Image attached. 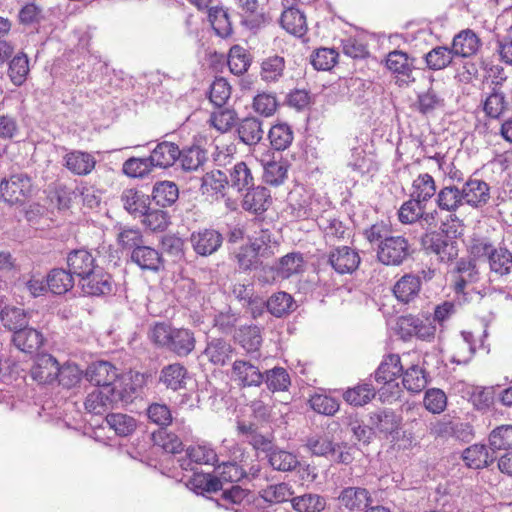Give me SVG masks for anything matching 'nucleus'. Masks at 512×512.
<instances>
[{
  "mask_svg": "<svg viewBox=\"0 0 512 512\" xmlns=\"http://www.w3.org/2000/svg\"><path fill=\"white\" fill-rule=\"evenodd\" d=\"M149 338L157 347L178 357L188 356L196 345L192 330L177 328L164 322H158L150 329Z\"/></svg>",
  "mask_w": 512,
  "mask_h": 512,
  "instance_id": "obj_1",
  "label": "nucleus"
},
{
  "mask_svg": "<svg viewBox=\"0 0 512 512\" xmlns=\"http://www.w3.org/2000/svg\"><path fill=\"white\" fill-rule=\"evenodd\" d=\"M135 391L132 383L125 384V388H96L87 395L84 406L87 412L102 415L119 404L132 402Z\"/></svg>",
  "mask_w": 512,
  "mask_h": 512,
  "instance_id": "obj_2",
  "label": "nucleus"
},
{
  "mask_svg": "<svg viewBox=\"0 0 512 512\" xmlns=\"http://www.w3.org/2000/svg\"><path fill=\"white\" fill-rule=\"evenodd\" d=\"M33 193V179L27 172L11 171L0 181V198L10 205H23Z\"/></svg>",
  "mask_w": 512,
  "mask_h": 512,
  "instance_id": "obj_3",
  "label": "nucleus"
},
{
  "mask_svg": "<svg viewBox=\"0 0 512 512\" xmlns=\"http://www.w3.org/2000/svg\"><path fill=\"white\" fill-rule=\"evenodd\" d=\"M420 243L427 254H435L442 262H450L458 256L457 242L443 228L426 232Z\"/></svg>",
  "mask_w": 512,
  "mask_h": 512,
  "instance_id": "obj_4",
  "label": "nucleus"
},
{
  "mask_svg": "<svg viewBox=\"0 0 512 512\" xmlns=\"http://www.w3.org/2000/svg\"><path fill=\"white\" fill-rule=\"evenodd\" d=\"M413 254L408 239L401 235H394L386 243L376 249L377 260L386 266H400Z\"/></svg>",
  "mask_w": 512,
  "mask_h": 512,
  "instance_id": "obj_5",
  "label": "nucleus"
},
{
  "mask_svg": "<svg viewBox=\"0 0 512 512\" xmlns=\"http://www.w3.org/2000/svg\"><path fill=\"white\" fill-rule=\"evenodd\" d=\"M86 379L97 388H125L119 379L118 369L108 361L91 363L85 372Z\"/></svg>",
  "mask_w": 512,
  "mask_h": 512,
  "instance_id": "obj_6",
  "label": "nucleus"
},
{
  "mask_svg": "<svg viewBox=\"0 0 512 512\" xmlns=\"http://www.w3.org/2000/svg\"><path fill=\"white\" fill-rule=\"evenodd\" d=\"M415 62V57L402 50L390 51L385 59L387 69L395 74L398 80L406 86L416 81L413 75V71L416 69Z\"/></svg>",
  "mask_w": 512,
  "mask_h": 512,
  "instance_id": "obj_7",
  "label": "nucleus"
},
{
  "mask_svg": "<svg viewBox=\"0 0 512 512\" xmlns=\"http://www.w3.org/2000/svg\"><path fill=\"white\" fill-rule=\"evenodd\" d=\"M82 292L88 296H107L115 291V281L110 273L97 266L79 281Z\"/></svg>",
  "mask_w": 512,
  "mask_h": 512,
  "instance_id": "obj_8",
  "label": "nucleus"
},
{
  "mask_svg": "<svg viewBox=\"0 0 512 512\" xmlns=\"http://www.w3.org/2000/svg\"><path fill=\"white\" fill-rule=\"evenodd\" d=\"M327 263L337 274H352L359 268L361 257L354 248L337 246L329 251Z\"/></svg>",
  "mask_w": 512,
  "mask_h": 512,
  "instance_id": "obj_9",
  "label": "nucleus"
},
{
  "mask_svg": "<svg viewBox=\"0 0 512 512\" xmlns=\"http://www.w3.org/2000/svg\"><path fill=\"white\" fill-rule=\"evenodd\" d=\"M316 221L326 244L341 242L351 236V228L334 213L324 212L317 217Z\"/></svg>",
  "mask_w": 512,
  "mask_h": 512,
  "instance_id": "obj_10",
  "label": "nucleus"
},
{
  "mask_svg": "<svg viewBox=\"0 0 512 512\" xmlns=\"http://www.w3.org/2000/svg\"><path fill=\"white\" fill-rule=\"evenodd\" d=\"M295 0H282L284 10L280 17L281 27L295 37H302L308 30L305 14L294 5Z\"/></svg>",
  "mask_w": 512,
  "mask_h": 512,
  "instance_id": "obj_11",
  "label": "nucleus"
},
{
  "mask_svg": "<svg viewBox=\"0 0 512 512\" xmlns=\"http://www.w3.org/2000/svg\"><path fill=\"white\" fill-rule=\"evenodd\" d=\"M232 380L241 388L259 387L264 382V372L250 361L237 359L231 368Z\"/></svg>",
  "mask_w": 512,
  "mask_h": 512,
  "instance_id": "obj_12",
  "label": "nucleus"
},
{
  "mask_svg": "<svg viewBox=\"0 0 512 512\" xmlns=\"http://www.w3.org/2000/svg\"><path fill=\"white\" fill-rule=\"evenodd\" d=\"M491 188L482 179L470 177L461 187L464 204L479 209L486 206L491 198Z\"/></svg>",
  "mask_w": 512,
  "mask_h": 512,
  "instance_id": "obj_13",
  "label": "nucleus"
},
{
  "mask_svg": "<svg viewBox=\"0 0 512 512\" xmlns=\"http://www.w3.org/2000/svg\"><path fill=\"white\" fill-rule=\"evenodd\" d=\"M223 235L215 229L204 228L190 236V242L197 255L210 256L217 252L223 243Z\"/></svg>",
  "mask_w": 512,
  "mask_h": 512,
  "instance_id": "obj_14",
  "label": "nucleus"
},
{
  "mask_svg": "<svg viewBox=\"0 0 512 512\" xmlns=\"http://www.w3.org/2000/svg\"><path fill=\"white\" fill-rule=\"evenodd\" d=\"M397 325L403 338L416 336L421 340H431L436 332L435 326L428 319L423 320L414 315L401 316Z\"/></svg>",
  "mask_w": 512,
  "mask_h": 512,
  "instance_id": "obj_15",
  "label": "nucleus"
},
{
  "mask_svg": "<svg viewBox=\"0 0 512 512\" xmlns=\"http://www.w3.org/2000/svg\"><path fill=\"white\" fill-rule=\"evenodd\" d=\"M129 260L143 271L159 272L165 268L162 252L145 242L132 253Z\"/></svg>",
  "mask_w": 512,
  "mask_h": 512,
  "instance_id": "obj_16",
  "label": "nucleus"
},
{
  "mask_svg": "<svg viewBox=\"0 0 512 512\" xmlns=\"http://www.w3.org/2000/svg\"><path fill=\"white\" fill-rule=\"evenodd\" d=\"M59 374V363L51 354L38 355L30 369V375L38 384H53Z\"/></svg>",
  "mask_w": 512,
  "mask_h": 512,
  "instance_id": "obj_17",
  "label": "nucleus"
},
{
  "mask_svg": "<svg viewBox=\"0 0 512 512\" xmlns=\"http://www.w3.org/2000/svg\"><path fill=\"white\" fill-rule=\"evenodd\" d=\"M272 204L270 190L262 185L251 186L242 199V208L255 215L265 213Z\"/></svg>",
  "mask_w": 512,
  "mask_h": 512,
  "instance_id": "obj_18",
  "label": "nucleus"
},
{
  "mask_svg": "<svg viewBox=\"0 0 512 512\" xmlns=\"http://www.w3.org/2000/svg\"><path fill=\"white\" fill-rule=\"evenodd\" d=\"M95 157L86 151L71 150L63 156V166L73 175L86 176L96 166Z\"/></svg>",
  "mask_w": 512,
  "mask_h": 512,
  "instance_id": "obj_19",
  "label": "nucleus"
},
{
  "mask_svg": "<svg viewBox=\"0 0 512 512\" xmlns=\"http://www.w3.org/2000/svg\"><path fill=\"white\" fill-rule=\"evenodd\" d=\"M66 262L71 273L78 277L79 281L98 266L96 258L86 249H75L67 254Z\"/></svg>",
  "mask_w": 512,
  "mask_h": 512,
  "instance_id": "obj_20",
  "label": "nucleus"
},
{
  "mask_svg": "<svg viewBox=\"0 0 512 512\" xmlns=\"http://www.w3.org/2000/svg\"><path fill=\"white\" fill-rule=\"evenodd\" d=\"M369 421L372 428L385 437L398 433L402 419L393 410L388 408L378 409L369 414Z\"/></svg>",
  "mask_w": 512,
  "mask_h": 512,
  "instance_id": "obj_21",
  "label": "nucleus"
},
{
  "mask_svg": "<svg viewBox=\"0 0 512 512\" xmlns=\"http://www.w3.org/2000/svg\"><path fill=\"white\" fill-rule=\"evenodd\" d=\"M179 146L170 141H161L150 152V161H152L154 168L167 169L172 167L179 158Z\"/></svg>",
  "mask_w": 512,
  "mask_h": 512,
  "instance_id": "obj_22",
  "label": "nucleus"
},
{
  "mask_svg": "<svg viewBox=\"0 0 512 512\" xmlns=\"http://www.w3.org/2000/svg\"><path fill=\"white\" fill-rule=\"evenodd\" d=\"M481 45V40L473 30L464 29L453 37L451 49L455 57L467 58L475 55Z\"/></svg>",
  "mask_w": 512,
  "mask_h": 512,
  "instance_id": "obj_23",
  "label": "nucleus"
},
{
  "mask_svg": "<svg viewBox=\"0 0 512 512\" xmlns=\"http://www.w3.org/2000/svg\"><path fill=\"white\" fill-rule=\"evenodd\" d=\"M12 342L20 351L33 354L43 346L45 338L40 330L27 326L13 333Z\"/></svg>",
  "mask_w": 512,
  "mask_h": 512,
  "instance_id": "obj_24",
  "label": "nucleus"
},
{
  "mask_svg": "<svg viewBox=\"0 0 512 512\" xmlns=\"http://www.w3.org/2000/svg\"><path fill=\"white\" fill-rule=\"evenodd\" d=\"M235 4L242 22L251 29L259 28L269 21L258 0H235Z\"/></svg>",
  "mask_w": 512,
  "mask_h": 512,
  "instance_id": "obj_25",
  "label": "nucleus"
},
{
  "mask_svg": "<svg viewBox=\"0 0 512 512\" xmlns=\"http://www.w3.org/2000/svg\"><path fill=\"white\" fill-rule=\"evenodd\" d=\"M483 111L490 119H500L509 109L510 103L500 86L491 87V91L482 101Z\"/></svg>",
  "mask_w": 512,
  "mask_h": 512,
  "instance_id": "obj_26",
  "label": "nucleus"
},
{
  "mask_svg": "<svg viewBox=\"0 0 512 512\" xmlns=\"http://www.w3.org/2000/svg\"><path fill=\"white\" fill-rule=\"evenodd\" d=\"M234 348L223 338H212L207 342L203 352L210 363L216 366H225L232 358Z\"/></svg>",
  "mask_w": 512,
  "mask_h": 512,
  "instance_id": "obj_27",
  "label": "nucleus"
},
{
  "mask_svg": "<svg viewBox=\"0 0 512 512\" xmlns=\"http://www.w3.org/2000/svg\"><path fill=\"white\" fill-rule=\"evenodd\" d=\"M178 161L181 169L185 172H194L208 160L207 151L199 144L186 145L180 149Z\"/></svg>",
  "mask_w": 512,
  "mask_h": 512,
  "instance_id": "obj_28",
  "label": "nucleus"
},
{
  "mask_svg": "<svg viewBox=\"0 0 512 512\" xmlns=\"http://www.w3.org/2000/svg\"><path fill=\"white\" fill-rule=\"evenodd\" d=\"M236 132L242 143L255 146L263 138V122L256 117H245L237 124Z\"/></svg>",
  "mask_w": 512,
  "mask_h": 512,
  "instance_id": "obj_29",
  "label": "nucleus"
},
{
  "mask_svg": "<svg viewBox=\"0 0 512 512\" xmlns=\"http://www.w3.org/2000/svg\"><path fill=\"white\" fill-rule=\"evenodd\" d=\"M123 208L134 217H141L148 211L150 196L136 188L125 189L120 196Z\"/></svg>",
  "mask_w": 512,
  "mask_h": 512,
  "instance_id": "obj_30",
  "label": "nucleus"
},
{
  "mask_svg": "<svg viewBox=\"0 0 512 512\" xmlns=\"http://www.w3.org/2000/svg\"><path fill=\"white\" fill-rule=\"evenodd\" d=\"M304 257L300 252H290L279 258L272 266V271L283 279H288L304 271Z\"/></svg>",
  "mask_w": 512,
  "mask_h": 512,
  "instance_id": "obj_31",
  "label": "nucleus"
},
{
  "mask_svg": "<svg viewBox=\"0 0 512 512\" xmlns=\"http://www.w3.org/2000/svg\"><path fill=\"white\" fill-rule=\"evenodd\" d=\"M340 504L350 511H362L371 502V495L366 488L346 487L339 496Z\"/></svg>",
  "mask_w": 512,
  "mask_h": 512,
  "instance_id": "obj_32",
  "label": "nucleus"
},
{
  "mask_svg": "<svg viewBox=\"0 0 512 512\" xmlns=\"http://www.w3.org/2000/svg\"><path fill=\"white\" fill-rule=\"evenodd\" d=\"M187 379L188 370L180 363L169 364L160 371L159 382L173 391L184 389Z\"/></svg>",
  "mask_w": 512,
  "mask_h": 512,
  "instance_id": "obj_33",
  "label": "nucleus"
},
{
  "mask_svg": "<svg viewBox=\"0 0 512 512\" xmlns=\"http://www.w3.org/2000/svg\"><path fill=\"white\" fill-rule=\"evenodd\" d=\"M421 284L422 282L419 276L405 274L395 283L393 293L398 301L409 303L419 295Z\"/></svg>",
  "mask_w": 512,
  "mask_h": 512,
  "instance_id": "obj_34",
  "label": "nucleus"
},
{
  "mask_svg": "<svg viewBox=\"0 0 512 512\" xmlns=\"http://www.w3.org/2000/svg\"><path fill=\"white\" fill-rule=\"evenodd\" d=\"M403 373V366L398 354L386 355L379 367L375 371L374 378L376 382L387 384L394 381Z\"/></svg>",
  "mask_w": 512,
  "mask_h": 512,
  "instance_id": "obj_35",
  "label": "nucleus"
},
{
  "mask_svg": "<svg viewBox=\"0 0 512 512\" xmlns=\"http://www.w3.org/2000/svg\"><path fill=\"white\" fill-rule=\"evenodd\" d=\"M151 198L161 208L170 207L179 198V188L173 181H157L152 188Z\"/></svg>",
  "mask_w": 512,
  "mask_h": 512,
  "instance_id": "obj_36",
  "label": "nucleus"
},
{
  "mask_svg": "<svg viewBox=\"0 0 512 512\" xmlns=\"http://www.w3.org/2000/svg\"><path fill=\"white\" fill-rule=\"evenodd\" d=\"M255 184V179L248 165L239 161L229 169L228 186L238 192L246 191Z\"/></svg>",
  "mask_w": 512,
  "mask_h": 512,
  "instance_id": "obj_37",
  "label": "nucleus"
},
{
  "mask_svg": "<svg viewBox=\"0 0 512 512\" xmlns=\"http://www.w3.org/2000/svg\"><path fill=\"white\" fill-rule=\"evenodd\" d=\"M436 204L442 211L456 212L464 205L461 188L455 185L442 187L436 194Z\"/></svg>",
  "mask_w": 512,
  "mask_h": 512,
  "instance_id": "obj_38",
  "label": "nucleus"
},
{
  "mask_svg": "<svg viewBox=\"0 0 512 512\" xmlns=\"http://www.w3.org/2000/svg\"><path fill=\"white\" fill-rule=\"evenodd\" d=\"M463 461L472 469H481L490 466L496 459L483 444H474L463 451Z\"/></svg>",
  "mask_w": 512,
  "mask_h": 512,
  "instance_id": "obj_39",
  "label": "nucleus"
},
{
  "mask_svg": "<svg viewBox=\"0 0 512 512\" xmlns=\"http://www.w3.org/2000/svg\"><path fill=\"white\" fill-rule=\"evenodd\" d=\"M234 339L247 353L257 352L263 341L261 329L256 325L241 326L235 331Z\"/></svg>",
  "mask_w": 512,
  "mask_h": 512,
  "instance_id": "obj_40",
  "label": "nucleus"
},
{
  "mask_svg": "<svg viewBox=\"0 0 512 512\" xmlns=\"http://www.w3.org/2000/svg\"><path fill=\"white\" fill-rule=\"evenodd\" d=\"M116 240L119 248L127 252L129 257L145 242L142 231L129 226L119 227Z\"/></svg>",
  "mask_w": 512,
  "mask_h": 512,
  "instance_id": "obj_41",
  "label": "nucleus"
},
{
  "mask_svg": "<svg viewBox=\"0 0 512 512\" xmlns=\"http://www.w3.org/2000/svg\"><path fill=\"white\" fill-rule=\"evenodd\" d=\"M260 258L268 259L278 252L279 242L273 238L269 229L261 228L250 245Z\"/></svg>",
  "mask_w": 512,
  "mask_h": 512,
  "instance_id": "obj_42",
  "label": "nucleus"
},
{
  "mask_svg": "<svg viewBox=\"0 0 512 512\" xmlns=\"http://www.w3.org/2000/svg\"><path fill=\"white\" fill-rule=\"evenodd\" d=\"M451 47L436 46L424 54L426 67L431 71H440L449 67L454 59Z\"/></svg>",
  "mask_w": 512,
  "mask_h": 512,
  "instance_id": "obj_43",
  "label": "nucleus"
},
{
  "mask_svg": "<svg viewBox=\"0 0 512 512\" xmlns=\"http://www.w3.org/2000/svg\"><path fill=\"white\" fill-rule=\"evenodd\" d=\"M47 286L53 294H65L74 286V275L69 269L54 268L47 276Z\"/></svg>",
  "mask_w": 512,
  "mask_h": 512,
  "instance_id": "obj_44",
  "label": "nucleus"
},
{
  "mask_svg": "<svg viewBox=\"0 0 512 512\" xmlns=\"http://www.w3.org/2000/svg\"><path fill=\"white\" fill-rule=\"evenodd\" d=\"M436 194V183L430 174H419L413 180L410 197L425 204Z\"/></svg>",
  "mask_w": 512,
  "mask_h": 512,
  "instance_id": "obj_45",
  "label": "nucleus"
},
{
  "mask_svg": "<svg viewBox=\"0 0 512 512\" xmlns=\"http://www.w3.org/2000/svg\"><path fill=\"white\" fill-rule=\"evenodd\" d=\"M295 301L293 297L283 291L272 294L266 300L267 311L277 318H281L295 310Z\"/></svg>",
  "mask_w": 512,
  "mask_h": 512,
  "instance_id": "obj_46",
  "label": "nucleus"
},
{
  "mask_svg": "<svg viewBox=\"0 0 512 512\" xmlns=\"http://www.w3.org/2000/svg\"><path fill=\"white\" fill-rule=\"evenodd\" d=\"M443 106L444 99L440 97L433 87H429L426 91L418 93L417 99L412 105L414 110L424 116L432 114L435 110Z\"/></svg>",
  "mask_w": 512,
  "mask_h": 512,
  "instance_id": "obj_47",
  "label": "nucleus"
},
{
  "mask_svg": "<svg viewBox=\"0 0 512 512\" xmlns=\"http://www.w3.org/2000/svg\"><path fill=\"white\" fill-rule=\"evenodd\" d=\"M249 495V490L243 489L238 485H232L228 489L222 488V493L216 499V502L218 506L225 509L237 510L235 506H242L250 502Z\"/></svg>",
  "mask_w": 512,
  "mask_h": 512,
  "instance_id": "obj_48",
  "label": "nucleus"
},
{
  "mask_svg": "<svg viewBox=\"0 0 512 512\" xmlns=\"http://www.w3.org/2000/svg\"><path fill=\"white\" fill-rule=\"evenodd\" d=\"M271 147L276 151L288 149L294 139L292 127L287 123H277L268 132Z\"/></svg>",
  "mask_w": 512,
  "mask_h": 512,
  "instance_id": "obj_49",
  "label": "nucleus"
},
{
  "mask_svg": "<svg viewBox=\"0 0 512 512\" xmlns=\"http://www.w3.org/2000/svg\"><path fill=\"white\" fill-rule=\"evenodd\" d=\"M363 236L370 245H376V249H380V245L386 243L393 235L392 225L388 221L380 220L363 230Z\"/></svg>",
  "mask_w": 512,
  "mask_h": 512,
  "instance_id": "obj_50",
  "label": "nucleus"
},
{
  "mask_svg": "<svg viewBox=\"0 0 512 512\" xmlns=\"http://www.w3.org/2000/svg\"><path fill=\"white\" fill-rule=\"evenodd\" d=\"M490 271L497 276L507 277L512 272V254L506 247H499L488 261Z\"/></svg>",
  "mask_w": 512,
  "mask_h": 512,
  "instance_id": "obj_51",
  "label": "nucleus"
},
{
  "mask_svg": "<svg viewBox=\"0 0 512 512\" xmlns=\"http://www.w3.org/2000/svg\"><path fill=\"white\" fill-rule=\"evenodd\" d=\"M264 382L270 392H284L289 389L291 378L285 368L276 366L264 372Z\"/></svg>",
  "mask_w": 512,
  "mask_h": 512,
  "instance_id": "obj_52",
  "label": "nucleus"
},
{
  "mask_svg": "<svg viewBox=\"0 0 512 512\" xmlns=\"http://www.w3.org/2000/svg\"><path fill=\"white\" fill-rule=\"evenodd\" d=\"M376 395V390L370 383H360L353 388H348L343 393L344 400L350 405L359 407L369 403Z\"/></svg>",
  "mask_w": 512,
  "mask_h": 512,
  "instance_id": "obj_53",
  "label": "nucleus"
},
{
  "mask_svg": "<svg viewBox=\"0 0 512 512\" xmlns=\"http://www.w3.org/2000/svg\"><path fill=\"white\" fill-rule=\"evenodd\" d=\"M105 421L108 427L120 437L131 435L137 427L135 418L123 413H109L106 415Z\"/></svg>",
  "mask_w": 512,
  "mask_h": 512,
  "instance_id": "obj_54",
  "label": "nucleus"
},
{
  "mask_svg": "<svg viewBox=\"0 0 512 512\" xmlns=\"http://www.w3.org/2000/svg\"><path fill=\"white\" fill-rule=\"evenodd\" d=\"M266 457L271 467L277 471H292L299 465V461L293 453L277 447L269 450Z\"/></svg>",
  "mask_w": 512,
  "mask_h": 512,
  "instance_id": "obj_55",
  "label": "nucleus"
},
{
  "mask_svg": "<svg viewBox=\"0 0 512 512\" xmlns=\"http://www.w3.org/2000/svg\"><path fill=\"white\" fill-rule=\"evenodd\" d=\"M29 71V59L25 53L19 52L10 60L8 76L15 86H21L25 83Z\"/></svg>",
  "mask_w": 512,
  "mask_h": 512,
  "instance_id": "obj_56",
  "label": "nucleus"
},
{
  "mask_svg": "<svg viewBox=\"0 0 512 512\" xmlns=\"http://www.w3.org/2000/svg\"><path fill=\"white\" fill-rule=\"evenodd\" d=\"M456 272L458 273L454 284L456 293H462L467 284L475 282L478 278V271L472 260L460 259L456 264Z\"/></svg>",
  "mask_w": 512,
  "mask_h": 512,
  "instance_id": "obj_57",
  "label": "nucleus"
},
{
  "mask_svg": "<svg viewBox=\"0 0 512 512\" xmlns=\"http://www.w3.org/2000/svg\"><path fill=\"white\" fill-rule=\"evenodd\" d=\"M232 87L224 77H216L210 84L208 98L217 108L224 107L231 97Z\"/></svg>",
  "mask_w": 512,
  "mask_h": 512,
  "instance_id": "obj_58",
  "label": "nucleus"
},
{
  "mask_svg": "<svg viewBox=\"0 0 512 512\" xmlns=\"http://www.w3.org/2000/svg\"><path fill=\"white\" fill-rule=\"evenodd\" d=\"M1 320L6 328L15 333L28 326L29 316L24 309L12 306L1 311Z\"/></svg>",
  "mask_w": 512,
  "mask_h": 512,
  "instance_id": "obj_59",
  "label": "nucleus"
},
{
  "mask_svg": "<svg viewBox=\"0 0 512 512\" xmlns=\"http://www.w3.org/2000/svg\"><path fill=\"white\" fill-rule=\"evenodd\" d=\"M187 486L197 494H204L217 492L222 490L221 480L209 473L207 474H194L188 480Z\"/></svg>",
  "mask_w": 512,
  "mask_h": 512,
  "instance_id": "obj_60",
  "label": "nucleus"
},
{
  "mask_svg": "<svg viewBox=\"0 0 512 512\" xmlns=\"http://www.w3.org/2000/svg\"><path fill=\"white\" fill-rule=\"evenodd\" d=\"M226 186H228V176L218 169L207 172L201 178L202 194L222 193Z\"/></svg>",
  "mask_w": 512,
  "mask_h": 512,
  "instance_id": "obj_61",
  "label": "nucleus"
},
{
  "mask_svg": "<svg viewBox=\"0 0 512 512\" xmlns=\"http://www.w3.org/2000/svg\"><path fill=\"white\" fill-rule=\"evenodd\" d=\"M208 20L215 33L226 38L232 34V24L226 10L221 7H210L208 11Z\"/></svg>",
  "mask_w": 512,
  "mask_h": 512,
  "instance_id": "obj_62",
  "label": "nucleus"
},
{
  "mask_svg": "<svg viewBox=\"0 0 512 512\" xmlns=\"http://www.w3.org/2000/svg\"><path fill=\"white\" fill-rule=\"evenodd\" d=\"M291 503L297 512H321L326 506L324 497L311 493L294 497Z\"/></svg>",
  "mask_w": 512,
  "mask_h": 512,
  "instance_id": "obj_63",
  "label": "nucleus"
},
{
  "mask_svg": "<svg viewBox=\"0 0 512 512\" xmlns=\"http://www.w3.org/2000/svg\"><path fill=\"white\" fill-rule=\"evenodd\" d=\"M489 447L495 452L512 449V425H501L489 434Z\"/></svg>",
  "mask_w": 512,
  "mask_h": 512,
  "instance_id": "obj_64",
  "label": "nucleus"
}]
</instances>
